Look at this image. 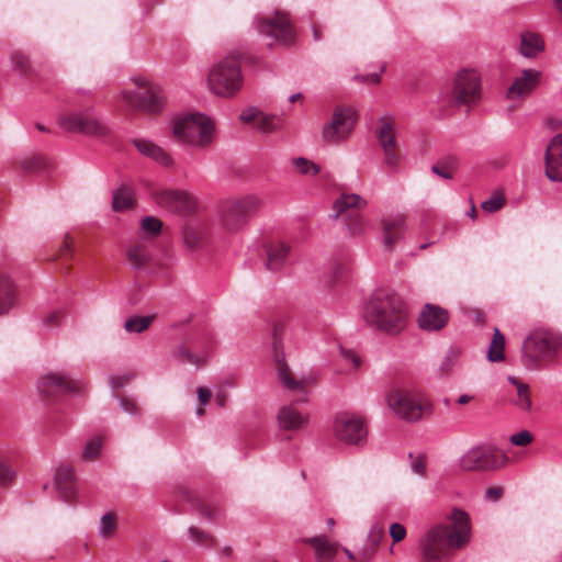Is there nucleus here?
Returning <instances> with one entry per match:
<instances>
[{
    "instance_id": "31",
    "label": "nucleus",
    "mask_w": 562,
    "mask_h": 562,
    "mask_svg": "<svg viewBox=\"0 0 562 562\" xmlns=\"http://www.w3.org/2000/svg\"><path fill=\"white\" fill-rule=\"evenodd\" d=\"M461 366H462L461 349L458 347H450L446 351V353L440 362L439 370L443 374H449V373H452V372L457 371L458 369H460Z\"/></svg>"
},
{
    "instance_id": "9",
    "label": "nucleus",
    "mask_w": 562,
    "mask_h": 562,
    "mask_svg": "<svg viewBox=\"0 0 562 562\" xmlns=\"http://www.w3.org/2000/svg\"><path fill=\"white\" fill-rule=\"evenodd\" d=\"M508 462L507 454L494 446L480 445L468 449L459 460L464 471L495 470Z\"/></svg>"
},
{
    "instance_id": "39",
    "label": "nucleus",
    "mask_w": 562,
    "mask_h": 562,
    "mask_svg": "<svg viewBox=\"0 0 562 562\" xmlns=\"http://www.w3.org/2000/svg\"><path fill=\"white\" fill-rule=\"evenodd\" d=\"M370 225V221L362 215L351 217L347 224V231L352 236L363 235Z\"/></svg>"
},
{
    "instance_id": "18",
    "label": "nucleus",
    "mask_w": 562,
    "mask_h": 562,
    "mask_svg": "<svg viewBox=\"0 0 562 562\" xmlns=\"http://www.w3.org/2000/svg\"><path fill=\"white\" fill-rule=\"evenodd\" d=\"M546 175L552 181H562V133L549 142L546 154Z\"/></svg>"
},
{
    "instance_id": "2",
    "label": "nucleus",
    "mask_w": 562,
    "mask_h": 562,
    "mask_svg": "<svg viewBox=\"0 0 562 562\" xmlns=\"http://www.w3.org/2000/svg\"><path fill=\"white\" fill-rule=\"evenodd\" d=\"M363 316L369 324L390 334L402 331L407 322L404 302L383 291L375 292L367 302Z\"/></svg>"
},
{
    "instance_id": "8",
    "label": "nucleus",
    "mask_w": 562,
    "mask_h": 562,
    "mask_svg": "<svg viewBox=\"0 0 562 562\" xmlns=\"http://www.w3.org/2000/svg\"><path fill=\"white\" fill-rule=\"evenodd\" d=\"M133 81L137 91H123L122 99L133 109L159 112L165 105V97L159 86L150 82L146 77L136 76Z\"/></svg>"
},
{
    "instance_id": "59",
    "label": "nucleus",
    "mask_w": 562,
    "mask_h": 562,
    "mask_svg": "<svg viewBox=\"0 0 562 562\" xmlns=\"http://www.w3.org/2000/svg\"><path fill=\"white\" fill-rule=\"evenodd\" d=\"M362 82H371V83H378L380 82V75L379 74H371L367 75L360 78Z\"/></svg>"
},
{
    "instance_id": "43",
    "label": "nucleus",
    "mask_w": 562,
    "mask_h": 562,
    "mask_svg": "<svg viewBox=\"0 0 562 562\" xmlns=\"http://www.w3.org/2000/svg\"><path fill=\"white\" fill-rule=\"evenodd\" d=\"M177 357L180 361L189 362L195 366H201L207 361L209 355L203 353L201 356H196L188 351L184 347H180L177 351Z\"/></svg>"
},
{
    "instance_id": "49",
    "label": "nucleus",
    "mask_w": 562,
    "mask_h": 562,
    "mask_svg": "<svg viewBox=\"0 0 562 562\" xmlns=\"http://www.w3.org/2000/svg\"><path fill=\"white\" fill-rule=\"evenodd\" d=\"M533 437L528 430H520L510 436V442L514 446L525 447L528 446L532 441Z\"/></svg>"
},
{
    "instance_id": "3",
    "label": "nucleus",
    "mask_w": 562,
    "mask_h": 562,
    "mask_svg": "<svg viewBox=\"0 0 562 562\" xmlns=\"http://www.w3.org/2000/svg\"><path fill=\"white\" fill-rule=\"evenodd\" d=\"M215 122L204 113L193 112L176 116L172 121V135L181 144L204 148L215 138Z\"/></svg>"
},
{
    "instance_id": "17",
    "label": "nucleus",
    "mask_w": 562,
    "mask_h": 562,
    "mask_svg": "<svg viewBox=\"0 0 562 562\" xmlns=\"http://www.w3.org/2000/svg\"><path fill=\"white\" fill-rule=\"evenodd\" d=\"M541 71L537 69H524L516 76L506 91V99L514 105L519 104L529 97L540 85Z\"/></svg>"
},
{
    "instance_id": "29",
    "label": "nucleus",
    "mask_w": 562,
    "mask_h": 562,
    "mask_svg": "<svg viewBox=\"0 0 562 562\" xmlns=\"http://www.w3.org/2000/svg\"><path fill=\"white\" fill-rule=\"evenodd\" d=\"M382 536H383V529L381 527H372L370 530V535H369L370 540L372 542V546L370 549H364L363 551L359 552L357 555L347 548H342V551L347 555L348 560H350V561L367 562L374 555L375 547L380 542V539Z\"/></svg>"
},
{
    "instance_id": "5",
    "label": "nucleus",
    "mask_w": 562,
    "mask_h": 562,
    "mask_svg": "<svg viewBox=\"0 0 562 562\" xmlns=\"http://www.w3.org/2000/svg\"><path fill=\"white\" fill-rule=\"evenodd\" d=\"M244 83L241 68L235 56H227L210 67L207 74L209 90L222 98H232Z\"/></svg>"
},
{
    "instance_id": "48",
    "label": "nucleus",
    "mask_w": 562,
    "mask_h": 562,
    "mask_svg": "<svg viewBox=\"0 0 562 562\" xmlns=\"http://www.w3.org/2000/svg\"><path fill=\"white\" fill-rule=\"evenodd\" d=\"M198 401L200 406L196 408V415L202 416L204 414V406H206L211 398V391L204 386H200L196 390Z\"/></svg>"
},
{
    "instance_id": "13",
    "label": "nucleus",
    "mask_w": 562,
    "mask_h": 562,
    "mask_svg": "<svg viewBox=\"0 0 562 562\" xmlns=\"http://www.w3.org/2000/svg\"><path fill=\"white\" fill-rule=\"evenodd\" d=\"M57 122L63 130L71 133L104 135L108 132L104 122L90 110L60 114Z\"/></svg>"
},
{
    "instance_id": "16",
    "label": "nucleus",
    "mask_w": 562,
    "mask_h": 562,
    "mask_svg": "<svg viewBox=\"0 0 562 562\" xmlns=\"http://www.w3.org/2000/svg\"><path fill=\"white\" fill-rule=\"evenodd\" d=\"M87 384L83 380L75 379L60 372H49L43 375L38 381V389L45 395L80 393L83 392Z\"/></svg>"
},
{
    "instance_id": "44",
    "label": "nucleus",
    "mask_w": 562,
    "mask_h": 562,
    "mask_svg": "<svg viewBox=\"0 0 562 562\" xmlns=\"http://www.w3.org/2000/svg\"><path fill=\"white\" fill-rule=\"evenodd\" d=\"M15 476V471L8 463L7 458L0 453V485L10 484Z\"/></svg>"
},
{
    "instance_id": "61",
    "label": "nucleus",
    "mask_w": 562,
    "mask_h": 562,
    "mask_svg": "<svg viewBox=\"0 0 562 562\" xmlns=\"http://www.w3.org/2000/svg\"><path fill=\"white\" fill-rule=\"evenodd\" d=\"M472 400L471 395L462 394L458 397L457 403L460 405H465Z\"/></svg>"
},
{
    "instance_id": "19",
    "label": "nucleus",
    "mask_w": 562,
    "mask_h": 562,
    "mask_svg": "<svg viewBox=\"0 0 562 562\" xmlns=\"http://www.w3.org/2000/svg\"><path fill=\"white\" fill-rule=\"evenodd\" d=\"M382 243L391 249L406 231V217L403 214H393L381 220Z\"/></svg>"
},
{
    "instance_id": "56",
    "label": "nucleus",
    "mask_w": 562,
    "mask_h": 562,
    "mask_svg": "<svg viewBox=\"0 0 562 562\" xmlns=\"http://www.w3.org/2000/svg\"><path fill=\"white\" fill-rule=\"evenodd\" d=\"M503 494V490L501 487H490L485 491V498L490 502H497Z\"/></svg>"
},
{
    "instance_id": "32",
    "label": "nucleus",
    "mask_w": 562,
    "mask_h": 562,
    "mask_svg": "<svg viewBox=\"0 0 562 562\" xmlns=\"http://www.w3.org/2000/svg\"><path fill=\"white\" fill-rule=\"evenodd\" d=\"M14 288L8 277L0 278V315L7 313L14 304Z\"/></svg>"
},
{
    "instance_id": "27",
    "label": "nucleus",
    "mask_w": 562,
    "mask_h": 562,
    "mask_svg": "<svg viewBox=\"0 0 562 562\" xmlns=\"http://www.w3.org/2000/svg\"><path fill=\"white\" fill-rule=\"evenodd\" d=\"M290 251V246L284 241H272L267 246V268L269 270H279Z\"/></svg>"
},
{
    "instance_id": "4",
    "label": "nucleus",
    "mask_w": 562,
    "mask_h": 562,
    "mask_svg": "<svg viewBox=\"0 0 562 562\" xmlns=\"http://www.w3.org/2000/svg\"><path fill=\"white\" fill-rule=\"evenodd\" d=\"M385 402L387 407L401 419L419 422L432 413L434 405L428 395L418 389H391Z\"/></svg>"
},
{
    "instance_id": "20",
    "label": "nucleus",
    "mask_w": 562,
    "mask_h": 562,
    "mask_svg": "<svg viewBox=\"0 0 562 562\" xmlns=\"http://www.w3.org/2000/svg\"><path fill=\"white\" fill-rule=\"evenodd\" d=\"M449 314L446 310L437 305L426 304L418 317V324L425 330H439L446 326Z\"/></svg>"
},
{
    "instance_id": "62",
    "label": "nucleus",
    "mask_w": 562,
    "mask_h": 562,
    "mask_svg": "<svg viewBox=\"0 0 562 562\" xmlns=\"http://www.w3.org/2000/svg\"><path fill=\"white\" fill-rule=\"evenodd\" d=\"M60 317H61V314H60L59 312H56V313H54V314L49 317V319H48V321H49L50 323L59 322Z\"/></svg>"
},
{
    "instance_id": "55",
    "label": "nucleus",
    "mask_w": 562,
    "mask_h": 562,
    "mask_svg": "<svg viewBox=\"0 0 562 562\" xmlns=\"http://www.w3.org/2000/svg\"><path fill=\"white\" fill-rule=\"evenodd\" d=\"M189 535L192 540L200 543H204L209 539V536L206 533L194 527L189 528Z\"/></svg>"
},
{
    "instance_id": "33",
    "label": "nucleus",
    "mask_w": 562,
    "mask_h": 562,
    "mask_svg": "<svg viewBox=\"0 0 562 562\" xmlns=\"http://www.w3.org/2000/svg\"><path fill=\"white\" fill-rule=\"evenodd\" d=\"M255 128L263 134L277 133L283 128V120L279 115L262 113Z\"/></svg>"
},
{
    "instance_id": "57",
    "label": "nucleus",
    "mask_w": 562,
    "mask_h": 562,
    "mask_svg": "<svg viewBox=\"0 0 562 562\" xmlns=\"http://www.w3.org/2000/svg\"><path fill=\"white\" fill-rule=\"evenodd\" d=\"M431 170H432V172H435L436 175H438L439 177H441L443 179H450L452 177L451 171L446 166L435 165V166H432Z\"/></svg>"
},
{
    "instance_id": "30",
    "label": "nucleus",
    "mask_w": 562,
    "mask_h": 562,
    "mask_svg": "<svg viewBox=\"0 0 562 562\" xmlns=\"http://www.w3.org/2000/svg\"><path fill=\"white\" fill-rule=\"evenodd\" d=\"M367 206V201L356 193H342L334 203L337 215L350 210H361Z\"/></svg>"
},
{
    "instance_id": "51",
    "label": "nucleus",
    "mask_w": 562,
    "mask_h": 562,
    "mask_svg": "<svg viewBox=\"0 0 562 562\" xmlns=\"http://www.w3.org/2000/svg\"><path fill=\"white\" fill-rule=\"evenodd\" d=\"M411 468L412 471L420 476H425L426 474V461L425 458L422 456L413 457L411 456Z\"/></svg>"
},
{
    "instance_id": "14",
    "label": "nucleus",
    "mask_w": 562,
    "mask_h": 562,
    "mask_svg": "<svg viewBox=\"0 0 562 562\" xmlns=\"http://www.w3.org/2000/svg\"><path fill=\"white\" fill-rule=\"evenodd\" d=\"M335 437L346 445H361L368 434L363 417L353 413H342L334 422Z\"/></svg>"
},
{
    "instance_id": "41",
    "label": "nucleus",
    "mask_w": 562,
    "mask_h": 562,
    "mask_svg": "<svg viewBox=\"0 0 562 562\" xmlns=\"http://www.w3.org/2000/svg\"><path fill=\"white\" fill-rule=\"evenodd\" d=\"M103 439L100 436L93 437L87 441L82 450V457L86 460H93L101 451Z\"/></svg>"
},
{
    "instance_id": "35",
    "label": "nucleus",
    "mask_w": 562,
    "mask_h": 562,
    "mask_svg": "<svg viewBox=\"0 0 562 562\" xmlns=\"http://www.w3.org/2000/svg\"><path fill=\"white\" fill-rule=\"evenodd\" d=\"M134 203L133 191L128 187H122L113 193L112 205L115 211H123Z\"/></svg>"
},
{
    "instance_id": "1",
    "label": "nucleus",
    "mask_w": 562,
    "mask_h": 562,
    "mask_svg": "<svg viewBox=\"0 0 562 562\" xmlns=\"http://www.w3.org/2000/svg\"><path fill=\"white\" fill-rule=\"evenodd\" d=\"M449 524L438 525L430 529L422 539L420 547L426 562H441L451 550L459 549L469 542L471 524L469 515L454 508L448 516Z\"/></svg>"
},
{
    "instance_id": "37",
    "label": "nucleus",
    "mask_w": 562,
    "mask_h": 562,
    "mask_svg": "<svg viewBox=\"0 0 562 562\" xmlns=\"http://www.w3.org/2000/svg\"><path fill=\"white\" fill-rule=\"evenodd\" d=\"M154 321V316L147 315V316H134L128 318L125 324L124 328L128 333H143L146 330L151 322Z\"/></svg>"
},
{
    "instance_id": "64",
    "label": "nucleus",
    "mask_w": 562,
    "mask_h": 562,
    "mask_svg": "<svg viewBox=\"0 0 562 562\" xmlns=\"http://www.w3.org/2000/svg\"><path fill=\"white\" fill-rule=\"evenodd\" d=\"M301 99H302L301 93H294L290 97V102H296L297 100H301Z\"/></svg>"
},
{
    "instance_id": "52",
    "label": "nucleus",
    "mask_w": 562,
    "mask_h": 562,
    "mask_svg": "<svg viewBox=\"0 0 562 562\" xmlns=\"http://www.w3.org/2000/svg\"><path fill=\"white\" fill-rule=\"evenodd\" d=\"M390 536L393 542H400L406 537V529L402 524L394 522L390 526Z\"/></svg>"
},
{
    "instance_id": "12",
    "label": "nucleus",
    "mask_w": 562,
    "mask_h": 562,
    "mask_svg": "<svg viewBox=\"0 0 562 562\" xmlns=\"http://www.w3.org/2000/svg\"><path fill=\"white\" fill-rule=\"evenodd\" d=\"M256 29L260 35L267 36L272 44L289 45L295 40V30L288 15L276 11L272 15L259 18L256 21Z\"/></svg>"
},
{
    "instance_id": "7",
    "label": "nucleus",
    "mask_w": 562,
    "mask_h": 562,
    "mask_svg": "<svg viewBox=\"0 0 562 562\" xmlns=\"http://www.w3.org/2000/svg\"><path fill=\"white\" fill-rule=\"evenodd\" d=\"M557 337L542 330L532 331L522 342V359L528 369H537L540 361L552 359L559 349Z\"/></svg>"
},
{
    "instance_id": "42",
    "label": "nucleus",
    "mask_w": 562,
    "mask_h": 562,
    "mask_svg": "<svg viewBox=\"0 0 562 562\" xmlns=\"http://www.w3.org/2000/svg\"><path fill=\"white\" fill-rule=\"evenodd\" d=\"M116 528V518L112 513L104 514L99 524V535L103 538H109L113 535Z\"/></svg>"
},
{
    "instance_id": "11",
    "label": "nucleus",
    "mask_w": 562,
    "mask_h": 562,
    "mask_svg": "<svg viewBox=\"0 0 562 562\" xmlns=\"http://www.w3.org/2000/svg\"><path fill=\"white\" fill-rule=\"evenodd\" d=\"M358 120L353 106L338 105L334 109L330 122L323 127V138L326 143L338 144L352 134Z\"/></svg>"
},
{
    "instance_id": "15",
    "label": "nucleus",
    "mask_w": 562,
    "mask_h": 562,
    "mask_svg": "<svg viewBox=\"0 0 562 562\" xmlns=\"http://www.w3.org/2000/svg\"><path fill=\"white\" fill-rule=\"evenodd\" d=\"M278 344L274 342L273 345V353H274V362H276V370L279 376V380L281 384L288 389L289 391L295 392L299 394L297 401L305 402L307 391L306 389L314 384L316 381V378L313 374H303L300 379H294L284 362V357L282 352H279Z\"/></svg>"
},
{
    "instance_id": "45",
    "label": "nucleus",
    "mask_w": 562,
    "mask_h": 562,
    "mask_svg": "<svg viewBox=\"0 0 562 562\" xmlns=\"http://www.w3.org/2000/svg\"><path fill=\"white\" fill-rule=\"evenodd\" d=\"M504 202L505 199L501 193H494L481 203V207L485 212L493 213L502 209Z\"/></svg>"
},
{
    "instance_id": "24",
    "label": "nucleus",
    "mask_w": 562,
    "mask_h": 562,
    "mask_svg": "<svg viewBox=\"0 0 562 562\" xmlns=\"http://www.w3.org/2000/svg\"><path fill=\"white\" fill-rule=\"evenodd\" d=\"M307 542L315 551L316 562H331L339 550V544L330 542L325 536L310 538Z\"/></svg>"
},
{
    "instance_id": "46",
    "label": "nucleus",
    "mask_w": 562,
    "mask_h": 562,
    "mask_svg": "<svg viewBox=\"0 0 562 562\" xmlns=\"http://www.w3.org/2000/svg\"><path fill=\"white\" fill-rule=\"evenodd\" d=\"M162 223L154 216H146L140 222L143 232L149 235H157L161 229Z\"/></svg>"
},
{
    "instance_id": "60",
    "label": "nucleus",
    "mask_w": 562,
    "mask_h": 562,
    "mask_svg": "<svg viewBox=\"0 0 562 562\" xmlns=\"http://www.w3.org/2000/svg\"><path fill=\"white\" fill-rule=\"evenodd\" d=\"M215 401L216 403L220 405V406H224L225 404V401H226V395L223 391L216 393L215 395Z\"/></svg>"
},
{
    "instance_id": "47",
    "label": "nucleus",
    "mask_w": 562,
    "mask_h": 562,
    "mask_svg": "<svg viewBox=\"0 0 562 562\" xmlns=\"http://www.w3.org/2000/svg\"><path fill=\"white\" fill-rule=\"evenodd\" d=\"M262 113L259 109L250 106L241 111L239 119L243 123L251 124L252 127H256Z\"/></svg>"
},
{
    "instance_id": "53",
    "label": "nucleus",
    "mask_w": 562,
    "mask_h": 562,
    "mask_svg": "<svg viewBox=\"0 0 562 562\" xmlns=\"http://www.w3.org/2000/svg\"><path fill=\"white\" fill-rule=\"evenodd\" d=\"M183 241L188 248H193L199 244V237L192 227L184 228Z\"/></svg>"
},
{
    "instance_id": "34",
    "label": "nucleus",
    "mask_w": 562,
    "mask_h": 562,
    "mask_svg": "<svg viewBox=\"0 0 562 562\" xmlns=\"http://www.w3.org/2000/svg\"><path fill=\"white\" fill-rule=\"evenodd\" d=\"M505 337L502 335L498 328L494 329L493 339L488 347L487 358L492 362L502 361L505 358Z\"/></svg>"
},
{
    "instance_id": "22",
    "label": "nucleus",
    "mask_w": 562,
    "mask_h": 562,
    "mask_svg": "<svg viewBox=\"0 0 562 562\" xmlns=\"http://www.w3.org/2000/svg\"><path fill=\"white\" fill-rule=\"evenodd\" d=\"M161 203L180 213H190L196 207L195 198L186 191H166L161 194Z\"/></svg>"
},
{
    "instance_id": "36",
    "label": "nucleus",
    "mask_w": 562,
    "mask_h": 562,
    "mask_svg": "<svg viewBox=\"0 0 562 562\" xmlns=\"http://www.w3.org/2000/svg\"><path fill=\"white\" fill-rule=\"evenodd\" d=\"M508 382L517 387V405L525 411H530L532 402L530 398L529 386L514 376H508Z\"/></svg>"
},
{
    "instance_id": "6",
    "label": "nucleus",
    "mask_w": 562,
    "mask_h": 562,
    "mask_svg": "<svg viewBox=\"0 0 562 562\" xmlns=\"http://www.w3.org/2000/svg\"><path fill=\"white\" fill-rule=\"evenodd\" d=\"M261 206L262 200L257 194L227 199L221 205V225L226 232H239Z\"/></svg>"
},
{
    "instance_id": "58",
    "label": "nucleus",
    "mask_w": 562,
    "mask_h": 562,
    "mask_svg": "<svg viewBox=\"0 0 562 562\" xmlns=\"http://www.w3.org/2000/svg\"><path fill=\"white\" fill-rule=\"evenodd\" d=\"M121 406L128 414H134L137 411L136 405L125 398L121 400Z\"/></svg>"
},
{
    "instance_id": "40",
    "label": "nucleus",
    "mask_w": 562,
    "mask_h": 562,
    "mask_svg": "<svg viewBox=\"0 0 562 562\" xmlns=\"http://www.w3.org/2000/svg\"><path fill=\"white\" fill-rule=\"evenodd\" d=\"M383 150V164L393 170H396L403 159L401 151L397 149V146L382 148Z\"/></svg>"
},
{
    "instance_id": "25",
    "label": "nucleus",
    "mask_w": 562,
    "mask_h": 562,
    "mask_svg": "<svg viewBox=\"0 0 562 562\" xmlns=\"http://www.w3.org/2000/svg\"><path fill=\"white\" fill-rule=\"evenodd\" d=\"M136 149L144 156H147L162 166H171L172 158L159 146L144 138L133 140Z\"/></svg>"
},
{
    "instance_id": "38",
    "label": "nucleus",
    "mask_w": 562,
    "mask_h": 562,
    "mask_svg": "<svg viewBox=\"0 0 562 562\" xmlns=\"http://www.w3.org/2000/svg\"><path fill=\"white\" fill-rule=\"evenodd\" d=\"M292 166L301 175L315 176L321 171L318 165L303 157L294 158Z\"/></svg>"
},
{
    "instance_id": "50",
    "label": "nucleus",
    "mask_w": 562,
    "mask_h": 562,
    "mask_svg": "<svg viewBox=\"0 0 562 562\" xmlns=\"http://www.w3.org/2000/svg\"><path fill=\"white\" fill-rule=\"evenodd\" d=\"M147 258L148 256L142 247H135L128 251V260L135 267L142 266Z\"/></svg>"
},
{
    "instance_id": "21",
    "label": "nucleus",
    "mask_w": 562,
    "mask_h": 562,
    "mask_svg": "<svg viewBox=\"0 0 562 562\" xmlns=\"http://www.w3.org/2000/svg\"><path fill=\"white\" fill-rule=\"evenodd\" d=\"M279 426L284 430H299L308 423V415L293 405H284L278 413Z\"/></svg>"
},
{
    "instance_id": "10",
    "label": "nucleus",
    "mask_w": 562,
    "mask_h": 562,
    "mask_svg": "<svg viewBox=\"0 0 562 562\" xmlns=\"http://www.w3.org/2000/svg\"><path fill=\"white\" fill-rule=\"evenodd\" d=\"M482 95V78L475 68L458 70L452 80L451 102L457 105L475 104Z\"/></svg>"
},
{
    "instance_id": "23",
    "label": "nucleus",
    "mask_w": 562,
    "mask_h": 562,
    "mask_svg": "<svg viewBox=\"0 0 562 562\" xmlns=\"http://www.w3.org/2000/svg\"><path fill=\"white\" fill-rule=\"evenodd\" d=\"M55 487L69 499L75 494V473L71 467L61 464L56 468L54 474Z\"/></svg>"
},
{
    "instance_id": "28",
    "label": "nucleus",
    "mask_w": 562,
    "mask_h": 562,
    "mask_svg": "<svg viewBox=\"0 0 562 562\" xmlns=\"http://www.w3.org/2000/svg\"><path fill=\"white\" fill-rule=\"evenodd\" d=\"M376 138L381 148L397 146L394 123L391 116H382L380 119Z\"/></svg>"
},
{
    "instance_id": "63",
    "label": "nucleus",
    "mask_w": 562,
    "mask_h": 562,
    "mask_svg": "<svg viewBox=\"0 0 562 562\" xmlns=\"http://www.w3.org/2000/svg\"><path fill=\"white\" fill-rule=\"evenodd\" d=\"M346 357L352 361L355 367H358V364H359L358 358L353 353L348 352L346 355Z\"/></svg>"
},
{
    "instance_id": "26",
    "label": "nucleus",
    "mask_w": 562,
    "mask_h": 562,
    "mask_svg": "<svg viewBox=\"0 0 562 562\" xmlns=\"http://www.w3.org/2000/svg\"><path fill=\"white\" fill-rule=\"evenodd\" d=\"M544 50L542 37L533 32L525 31L520 33L519 53L526 58H536Z\"/></svg>"
},
{
    "instance_id": "54",
    "label": "nucleus",
    "mask_w": 562,
    "mask_h": 562,
    "mask_svg": "<svg viewBox=\"0 0 562 562\" xmlns=\"http://www.w3.org/2000/svg\"><path fill=\"white\" fill-rule=\"evenodd\" d=\"M130 380V375H114L110 379V384L113 390L123 387Z\"/></svg>"
}]
</instances>
